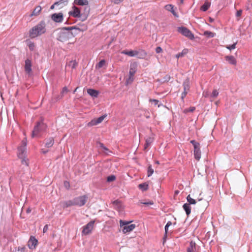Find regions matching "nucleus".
Listing matches in <instances>:
<instances>
[{
  "mask_svg": "<svg viewBox=\"0 0 252 252\" xmlns=\"http://www.w3.org/2000/svg\"><path fill=\"white\" fill-rule=\"evenodd\" d=\"M146 55V53L144 51H142L140 52H138V54L137 56L139 59H144Z\"/></svg>",
  "mask_w": 252,
  "mask_h": 252,
  "instance_id": "e433bc0d",
  "label": "nucleus"
},
{
  "mask_svg": "<svg viewBox=\"0 0 252 252\" xmlns=\"http://www.w3.org/2000/svg\"><path fill=\"white\" fill-rule=\"evenodd\" d=\"M73 4L75 5L87 6L89 5L88 0H74Z\"/></svg>",
  "mask_w": 252,
  "mask_h": 252,
  "instance_id": "dca6fc26",
  "label": "nucleus"
},
{
  "mask_svg": "<svg viewBox=\"0 0 252 252\" xmlns=\"http://www.w3.org/2000/svg\"><path fill=\"white\" fill-rule=\"evenodd\" d=\"M63 28H63L62 31L59 33L58 37V39L61 42L66 41L70 34V31H66L63 29Z\"/></svg>",
  "mask_w": 252,
  "mask_h": 252,
  "instance_id": "423d86ee",
  "label": "nucleus"
},
{
  "mask_svg": "<svg viewBox=\"0 0 252 252\" xmlns=\"http://www.w3.org/2000/svg\"><path fill=\"white\" fill-rule=\"evenodd\" d=\"M48 229V225L47 224H46L44 226V228L43 229V233L46 232L47 231Z\"/></svg>",
  "mask_w": 252,
  "mask_h": 252,
  "instance_id": "6e6d98bb",
  "label": "nucleus"
},
{
  "mask_svg": "<svg viewBox=\"0 0 252 252\" xmlns=\"http://www.w3.org/2000/svg\"><path fill=\"white\" fill-rule=\"evenodd\" d=\"M194 158L197 160H199L201 158V153L200 150V146L195 148L194 149Z\"/></svg>",
  "mask_w": 252,
  "mask_h": 252,
  "instance_id": "a211bd4d",
  "label": "nucleus"
},
{
  "mask_svg": "<svg viewBox=\"0 0 252 252\" xmlns=\"http://www.w3.org/2000/svg\"><path fill=\"white\" fill-rule=\"evenodd\" d=\"M21 159H22V161H21L22 163L23 164H25L27 166H28V159L27 158H26L25 157V156Z\"/></svg>",
  "mask_w": 252,
  "mask_h": 252,
  "instance_id": "c03bdc74",
  "label": "nucleus"
},
{
  "mask_svg": "<svg viewBox=\"0 0 252 252\" xmlns=\"http://www.w3.org/2000/svg\"><path fill=\"white\" fill-rule=\"evenodd\" d=\"M106 117V115H104L100 116V117L96 119H94L92 120L91 122L89 123V125L91 126L96 125L101 123Z\"/></svg>",
  "mask_w": 252,
  "mask_h": 252,
  "instance_id": "4468645a",
  "label": "nucleus"
},
{
  "mask_svg": "<svg viewBox=\"0 0 252 252\" xmlns=\"http://www.w3.org/2000/svg\"><path fill=\"white\" fill-rule=\"evenodd\" d=\"M56 2H59L58 6H60V7H62L63 6L66 5L68 2V0H60L59 1H57Z\"/></svg>",
  "mask_w": 252,
  "mask_h": 252,
  "instance_id": "f704fd0d",
  "label": "nucleus"
},
{
  "mask_svg": "<svg viewBox=\"0 0 252 252\" xmlns=\"http://www.w3.org/2000/svg\"><path fill=\"white\" fill-rule=\"evenodd\" d=\"M31 211H32V210H31V209L30 208H28L27 211H26L27 213H30L31 212Z\"/></svg>",
  "mask_w": 252,
  "mask_h": 252,
  "instance_id": "69168bd1",
  "label": "nucleus"
},
{
  "mask_svg": "<svg viewBox=\"0 0 252 252\" xmlns=\"http://www.w3.org/2000/svg\"><path fill=\"white\" fill-rule=\"evenodd\" d=\"M81 11L80 9L73 5L72 7L71 10L69 11L68 14L70 16L74 18H78L80 16Z\"/></svg>",
  "mask_w": 252,
  "mask_h": 252,
  "instance_id": "9b49d317",
  "label": "nucleus"
},
{
  "mask_svg": "<svg viewBox=\"0 0 252 252\" xmlns=\"http://www.w3.org/2000/svg\"><path fill=\"white\" fill-rule=\"evenodd\" d=\"M46 125L42 121L37 122L32 131V137H39L40 133L46 130Z\"/></svg>",
  "mask_w": 252,
  "mask_h": 252,
  "instance_id": "f03ea898",
  "label": "nucleus"
},
{
  "mask_svg": "<svg viewBox=\"0 0 252 252\" xmlns=\"http://www.w3.org/2000/svg\"><path fill=\"white\" fill-rule=\"evenodd\" d=\"M196 244L193 241H191L189 246L187 249V252H195L196 251Z\"/></svg>",
  "mask_w": 252,
  "mask_h": 252,
  "instance_id": "412c9836",
  "label": "nucleus"
},
{
  "mask_svg": "<svg viewBox=\"0 0 252 252\" xmlns=\"http://www.w3.org/2000/svg\"><path fill=\"white\" fill-rule=\"evenodd\" d=\"M122 54L124 55H126L127 56H129L130 57H135L138 55V52L137 51H133V50H130V51H126V50H123L122 51Z\"/></svg>",
  "mask_w": 252,
  "mask_h": 252,
  "instance_id": "f3484780",
  "label": "nucleus"
},
{
  "mask_svg": "<svg viewBox=\"0 0 252 252\" xmlns=\"http://www.w3.org/2000/svg\"><path fill=\"white\" fill-rule=\"evenodd\" d=\"M178 31L179 32L187 37L189 39L192 40L194 38V35L192 33V32L186 27H179L178 29Z\"/></svg>",
  "mask_w": 252,
  "mask_h": 252,
  "instance_id": "39448f33",
  "label": "nucleus"
},
{
  "mask_svg": "<svg viewBox=\"0 0 252 252\" xmlns=\"http://www.w3.org/2000/svg\"><path fill=\"white\" fill-rule=\"evenodd\" d=\"M64 187L67 189H68L70 187V184L68 182L65 181L63 183Z\"/></svg>",
  "mask_w": 252,
  "mask_h": 252,
  "instance_id": "8fccbe9b",
  "label": "nucleus"
},
{
  "mask_svg": "<svg viewBox=\"0 0 252 252\" xmlns=\"http://www.w3.org/2000/svg\"><path fill=\"white\" fill-rule=\"evenodd\" d=\"M203 95L205 97H208L209 96V93L207 92H204Z\"/></svg>",
  "mask_w": 252,
  "mask_h": 252,
  "instance_id": "052dcab7",
  "label": "nucleus"
},
{
  "mask_svg": "<svg viewBox=\"0 0 252 252\" xmlns=\"http://www.w3.org/2000/svg\"><path fill=\"white\" fill-rule=\"evenodd\" d=\"M26 248L25 247H22V248H19L18 251H21V252H25Z\"/></svg>",
  "mask_w": 252,
  "mask_h": 252,
  "instance_id": "680f3d73",
  "label": "nucleus"
},
{
  "mask_svg": "<svg viewBox=\"0 0 252 252\" xmlns=\"http://www.w3.org/2000/svg\"><path fill=\"white\" fill-rule=\"evenodd\" d=\"M68 92V90L66 87L63 88V90L62 91V94H63L65 93H67Z\"/></svg>",
  "mask_w": 252,
  "mask_h": 252,
  "instance_id": "13d9d810",
  "label": "nucleus"
},
{
  "mask_svg": "<svg viewBox=\"0 0 252 252\" xmlns=\"http://www.w3.org/2000/svg\"><path fill=\"white\" fill-rule=\"evenodd\" d=\"M184 90L188 91L189 90V79H186L183 83Z\"/></svg>",
  "mask_w": 252,
  "mask_h": 252,
  "instance_id": "c85d7f7f",
  "label": "nucleus"
},
{
  "mask_svg": "<svg viewBox=\"0 0 252 252\" xmlns=\"http://www.w3.org/2000/svg\"><path fill=\"white\" fill-rule=\"evenodd\" d=\"M168 227H169L168 226H167V225H165V234L163 237L164 241H165L166 238L167 237V232H168Z\"/></svg>",
  "mask_w": 252,
  "mask_h": 252,
  "instance_id": "a18cd8bd",
  "label": "nucleus"
},
{
  "mask_svg": "<svg viewBox=\"0 0 252 252\" xmlns=\"http://www.w3.org/2000/svg\"><path fill=\"white\" fill-rule=\"evenodd\" d=\"M41 9H42V8H41V7L40 6H36L34 9V10H33V12H32V13L31 14V16L38 15L40 13Z\"/></svg>",
  "mask_w": 252,
  "mask_h": 252,
  "instance_id": "393cba45",
  "label": "nucleus"
},
{
  "mask_svg": "<svg viewBox=\"0 0 252 252\" xmlns=\"http://www.w3.org/2000/svg\"><path fill=\"white\" fill-rule=\"evenodd\" d=\"M123 0H113V1L115 4H118L120 3L121 2H122Z\"/></svg>",
  "mask_w": 252,
  "mask_h": 252,
  "instance_id": "4d7b16f0",
  "label": "nucleus"
},
{
  "mask_svg": "<svg viewBox=\"0 0 252 252\" xmlns=\"http://www.w3.org/2000/svg\"><path fill=\"white\" fill-rule=\"evenodd\" d=\"M136 72V66L134 64H131L129 71V77L126 79L127 84H130L133 81V76Z\"/></svg>",
  "mask_w": 252,
  "mask_h": 252,
  "instance_id": "1a4fd4ad",
  "label": "nucleus"
},
{
  "mask_svg": "<svg viewBox=\"0 0 252 252\" xmlns=\"http://www.w3.org/2000/svg\"><path fill=\"white\" fill-rule=\"evenodd\" d=\"M150 101L151 102H153L154 103V105H158V107H159L160 105L161 104H158V102L159 101L157 99H150Z\"/></svg>",
  "mask_w": 252,
  "mask_h": 252,
  "instance_id": "de8ad7c7",
  "label": "nucleus"
},
{
  "mask_svg": "<svg viewBox=\"0 0 252 252\" xmlns=\"http://www.w3.org/2000/svg\"><path fill=\"white\" fill-rule=\"evenodd\" d=\"M88 27L86 25L83 24L80 26H72L68 27H64L63 29L66 31H71L72 30H75L78 31V32H84L87 30Z\"/></svg>",
  "mask_w": 252,
  "mask_h": 252,
  "instance_id": "9d476101",
  "label": "nucleus"
},
{
  "mask_svg": "<svg viewBox=\"0 0 252 252\" xmlns=\"http://www.w3.org/2000/svg\"><path fill=\"white\" fill-rule=\"evenodd\" d=\"M219 95V92L217 90H214L210 96L215 98Z\"/></svg>",
  "mask_w": 252,
  "mask_h": 252,
  "instance_id": "a19ab883",
  "label": "nucleus"
},
{
  "mask_svg": "<svg viewBox=\"0 0 252 252\" xmlns=\"http://www.w3.org/2000/svg\"><path fill=\"white\" fill-rule=\"evenodd\" d=\"M25 70L28 74H30L32 72V62L29 59H27L25 61Z\"/></svg>",
  "mask_w": 252,
  "mask_h": 252,
  "instance_id": "2eb2a0df",
  "label": "nucleus"
},
{
  "mask_svg": "<svg viewBox=\"0 0 252 252\" xmlns=\"http://www.w3.org/2000/svg\"><path fill=\"white\" fill-rule=\"evenodd\" d=\"M51 19L56 23H61L63 20V14L61 12L54 13L51 16Z\"/></svg>",
  "mask_w": 252,
  "mask_h": 252,
  "instance_id": "f8f14e48",
  "label": "nucleus"
},
{
  "mask_svg": "<svg viewBox=\"0 0 252 252\" xmlns=\"http://www.w3.org/2000/svg\"><path fill=\"white\" fill-rule=\"evenodd\" d=\"M195 109V108L194 107H190L189 109H187L185 110V112H193Z\"/></svg>",
  "mask_w": 252,
  "mask_h": 252,
  "instance_id": "09e8293b",
  "label": "nucleus"
},
{
  "mask_svg": "<svg viewBox=\"0 0 252 252\" xmlns=\"http://www.w3.org/2000/svg\"><path fill=\"white\" fill-rule=\"evenodd\" d=\"M48 152L47 150H42V153L43 154H46Z\"/></svg>",
  "mask_w": 252,
  "mask_h": 252,
  "instance_id": "774afa93",
  "label": "nucleus"
},
{
  "mask_svg": "<svg viewBox=\"0 0 252 252\" xmlns=\"http://www.w3.org/2000/svg\"><path fill=\"white\" fill-rule=\"evenodd\" d=\"M139 188L143 191H145L148 189V185L146 183L140 184L138 186Z\"/></svg>",
  "mask_w": 252,
  "mask_h": 252,
  "instance_id": "72a5a7b5",
  "label": "nucleus"
},
{
  "mask_svg": "<svg viewBox=\"0 0 252 252\" xmlns=\"http://www.w3.org/2000/svg\"><path fill=\"white\" fill-rule=\"evenodd\" d=\"M115 179H116L115 176L113 175H110V176H108L107 178V181L108 182H113V181H115Z\"/></svg>",
  "mask_w": 252,
  "mask_h": 252,
  "instance_id": "ea45409f",
  "label": "nucleus"
},
{
  "mask_svg": "<svg viewBox=\"0 0 252 252\" xmlns=\"http://www.w3.org/2000/svg\"><path fill=\"white\" fill-rule=\"evenodd\" d=\"M105 61L104 60H102L96 65V67L98 68H101L105 64Z\"/></svg>",
  "mask_w": 252,
  "mask_h": 252,
  "instance_id": "58836bf2",
  "label": "nucleus"
},
{
  "mask_svg": "<svg viewBox=\"0 0 252 252\" xmlns=\"http://www.w3.org/2000/svg\"><path fill=\"white\" fill-rule=\"evenodd\" d=\"M166 225H167V226H168L169 227L170 226H171L172 225V222L170 221H168Z\"/></svg>",
  "mask_w": 252,
  "mask_h": 252,
  "instance_id": "0e129e2a",
  "label": "nucleus"
},
{
  "mask_svg": "<svg viewBox=\"0 0 252 252\" xmlns=\"http://www.w3.org/2000/svg\"><path fill=\"white\" fill-rule=\"evenodd\" d=\"M46 32V24L44 21H41L29 31V37L34 38L45 33Z\"/></svg>",
  "mask_w": 252,
  "mask_h": 252,
  "instance_id": "f257e3e1",
  "label": "nucleus"
},
{
  "mask_svg": "<svg viewBox=\"0 0 252 252\" xmlns=\"http://www.w3.org/2000/svg\"><path fill=\"white\" fill-rule=\"evenodd\" d=\"M59 4V2H55L52 5H51L50 8L51 9H53L54 8L55 6H58V4Z\"/></svg>",
  "mask_w": 252,
  "mask_h": 252,
  "instance_id": "bf43d9fd",
  "label": "nucleus"
},
{
  "mask_svg": "<svg viewBox=\"0 0 252 252\" xmlns=\"http://www.w3.org/2000/svg\"><path fill=\"white\" fill-rule=\"evenodd\" d=\"M88 196L84 195L74 198L73 200L74 205L81 207L85 204L87 199Z\"/></svg>",
  "mask_w": 252,
  "mask_h": 252,
  "instance_id": "20e7f679",
  "label": "nucleus"
},
{
  "mask_svg": "<svg viewBox=\"0 0 252 252\" xmlns=\"http://www.w3.org/2000/svg\"><path fill=\"white\" fill-rule=\"evenodd\" d=\"M162 49L160 47H157L156 48V52L157 53H160L162 52Z\"/></svg>",
  "mask_w": 252,
  "mask_h": 252,
  "instance_id": "603ef678",
  "label": "nucleus"
},
{
  "mask_svg": "<svg viewBox=\"0 0 252 252\" xmlns=\"http://www.w3.org/2000/svg\"><path fill=\"white\" fill-rule=\"evenodd\" d=\"M98 146H99L100 147L102 148L104 150L108 151V149L106 147H105L104 146L103 144H102V143L98 142Z\"/></svg>",
  "mask_w": 252,
  "mask_h": 252,
  "instance_id": "3c124183",
  "label": "nucleus"
},
{
  "mask_svg": "<svg viewBox=\"0 0 252 252\" xmlns=\"http://www.w3.org/2000/svg\"><path fill=\"white\" fill-rule=\"evenodd\" d=\"M28 47H29V49L32 51L34 50V48H35V45L34 44L33 42H30L29 44H28Z\"/></svg>",
  "mask_w": 252,
  "mask_h": 252,
  "instance_id": "79ce46f5",
  "label": "nucleus"
},
{
  "mask_svg": "<svg viewBox=\"0 0 252 252\" xmlns=\"http://www.w3.org/2000/svg\"><path fill=\"white\" fill-rule=\"evenodd\" d=\"M120 225L121 227H122V231L124 233H126L132 231L135 227V225L131 224L129 225V223L126 221L120 220Z\"/></svg>",
  "mask_w": 252,
  "mask_h": 252,
  "instance_id": "7ed1b4c3",
  "label": "nucleus"
},
{
  "mask_svg": "<svg viewBox=\"0 0 252 252\" xmlns=\"http://www.w3.org/2000/svg\"><path fill=\"white\" fill-rule=\"evenodd\" d=\"M183 207L184 210L185 211L187 216H189L191 212V208L190 205L188 203H185L183 205Z\"/></svg>",
  "mask_w": 252,
  "mask_h": 252,
  "instance_id": "a878e982",
  "label": "nucleus"
},
{
  "mask_svg": "<svg viewBox=\"0 0 252 252\" xmlns=\"http://www.w3.org/2000/svg\"><path fill=\"white\" fill-rule=\"evenodd\" d=\"M37 240L33 236H31L28 241V246L30 249H34L35 248L37 244Z\"/></svg>",
  "mask_w": 252,
  "mask_h": 252,
  "instance_id": "ddd939ff",
  "label": "nucleus"
},
{
  "mask_svg": "<svg viewBox=\"0 0 252 252\" xmlns=\"http://www.w3.org/2000/svg\"><path fill=\"white\" fill-rule=\"evenodd\" d=\"M143 204L147 205H152V204H153V202L152 201L145 202H144Z\"/></svg>",
  "mask_w": 252,
  "mask_h": 252,
  "instance_id": "e2e57ef3",
  "label": "nucleus"
},
{
  "mask_svg": "<svg viewBox=\"0 0 252 252\" xmlns=\"http://www.w3.org/2000/svg\"><path fill=\"white\" fill-rule=\"evenodd\" d=\"M188 51H189L188 49L185 48V49H183L181 53H179L178 54H177L176 55V57L177 58L183 57L188 53Z\"/></svg>",
  "mask_w": 252,
  "mask_h": 252,
  "instance_id": "cd10ccee",
  "label": "nucleus"
},
{
  "mask_svg": "<svg viewBox=\"0 0 252 252\" xmlns=\"http://www.w3.org/2000/svg\"><path fill=\"white\" fill-rule=\"evenodd\" d=\"M146 142L144 145V150H146L150 145L153 142L154 138L152 137H149L146 139Z\"/></svg>",
  "mask_w": 252,
  "mask_h": 252,
  "instance_id": "b1692460",
  "label": "nucleus"
},
{
  "mask_svg": "<svg viewBox=\"0 0 252 252\" xmlns=\"http://www.w3.org/2000/svg\"><path fill=\"white\" fill-rule=\"evenodd\" d=\"M188 91H185L184 90V92L182 93V96H181V98L182 99H183L186 96V95H187V94L188 93Z\"/></svg>",
  "mask_w": 252,
  "mask_h": 252,
  "instance_id": "864d4df0",
  "label": "nucleus"
},
{
  "mask_svg": "<svg viewBox=\"0 0 252 252\" xmlns=\"http://www.w3.org/2000/svg\"><path fill=\"white\" fill-rule=\"evenodd\" d=\"M67 65L71 67L72 69H74L77 65V63L75 60L71 61L67 63Z\"/></svg>",
  "mask_w": 252,
  "mask_h": 252,
  "instance_id": "7c9ffc66",
  "label": "nucleus"
},
{
  "mask_svg": "<svg viewBox=\"0 0 252 252\" xmlns=\"http://www.w3.org/2000/svg\"><path fill=\"white\" fill-rule=\"evenodd\" d=\"M120 203V202L118 200H115L113 202V203L114 204L117 205Z\"/></svg>",
  "mask_w": 252,
  "mask_h": 252,
  "instance_id": "338daca9",
  "label": "nucleus"
},
{
  "mask_svg": "<svg viewBox=\"0 0 252 252\" xmlns=\"http://www.w3.org/2000/svg\"><path fill=\"white\" fill-rule=\"evenodd\" d=\"M73 205H74L73 200L66 201V202H64L63 204V207L64 208H66V207H69L71 206H73Z\"/></svg>",
  "mask_w": 252,
  "mask_h": 252,
  "instance_id": "473e14b6",
  "label": "nucleus"
},
{
  "mask_svg": "<svg viewBox=\"0 0 252 252\" xmlns=\"http://www.w3.org/2000/svg\"><path fill=\"white\" fill-rule=\"evenodd\" d=\"M154 172V170L153 169L152 165H150L148 168V171H147L148 176V177L151 176L153 174Z\"/></svg>",
  "mask_w": 252,
  "mask_h": 252,
  "instance_id": "4c0bfd02",
  "label": "nucleus"
},
{
  "mask_svg": "<svg viewBox=\"0 0 252 252\" xmlns=\"http://www.w3.org/2000/svg\"><path fill=\"white\" fill-rule=\"evenodd\" d=\"M187 199L188 202H189V203H188V204H189V205L190 204H195L196 203V200L195 199H193L192 198H191L189 194V195H188V196L187 197Z\"/></svg>",
  "mask_w": 252,
  "mask_h": 252,
  "instance_id": "2f4dec72",
  "label": "nucleus"
},
{
  "mask_svg": "<svg viewBox=\"0 0 252 252\" xmlns=\"http://www.w3.org/2000/svg\"><path fill=\"white\" fill-rule=\"evenodd\" d=\"M27 139L25 138L22 142V145L18 148V156L20 158H22L26 152Z\"/></svg>",
  "mask_w": 252,
  "mask_h": 252,
  "instance_id": "0eeeda50",
  "label": "nucleus"
},
{
  "mask_svg": "<svg viewBox=\"0 0 252 252\" xmlns=\"http://www.w3.org/2000/svg\"><path fill=\"white\" fill-rule=\"evenodd\" d=\"M236 44H237L236 43H233V44H232L231 45L227 46L226 47V48L227 49H228L229 50H230L234 49L236 48Z\"/></svg>",
  "mask_w": 252,
  "mask_h": 252,
  "instance_id": "49530a36",
  "label": "nucleus"
},
{
  "mask_svg": "<svg viewBox=\"0 0 252 252\" xmlns=\"http://www.w3.org/2000/svg\"><path fill=\"white\" fill-rule=\"evenodd\" d=\"M211 4L208 1H205V3L201 6L200 9L203 11H207L210 7Z\"/></svg>",
  "mask_w": 252,
  "mask_h": 252,
  "instance_id": "bb28decb",
  "label": "nucleus"
},
{
  "mask_svg": "<svg viewBox=\"0 0 252 252\" xmlns=\"http://www.w3.org/2000/svg\"><path fill=\"white\" fill-rule=\"evenodd\" d=\"M87 8L88 9V11L83 13H80V16L78 17L79 18V20L81 21H85L88 17L89 13V8L88 7H86L85 10H86Z\"/></svg>",
  "mask_w": 252,
  "mask_h": 252,
  "instance_id": "aec40b11",
  "label": "nucleus"
},
{
  "mask_svg": "<svg viewBox=\"0 0 252 252\" xmlns=\"http://www.w3.org/2000/svg\"><path fill=\"white\" fill-rule=\"evenodd\" d=\"M165 7L166 10L171 11L173 14V15L176 16V14L175 13V11H174V10L173 9V7L172 5H171V4H167L165 6Z\"/></svg>",
  "mask_w": 252,
  "mask_h": 252,
  "instance_id": "c9c22d12",
  "label": "nucleus"
},
{
  "mask_svg": "<svg viewBox=\"0 0 252 252\" xmlns=\"http://www.w3.org/2000/svg\"><path fill=\"white\" fill-rule=\"evenodd\" d=\"M54 143V139L53 137H49L46 139L45 147L47 148L51 147Z\"/></svg>",
  "mask_w": 252,
  "mask_h": 252,
  "instance_id": "5701e85b",
  "label": "nucleus"
},
{
  "mask_svg": "<svg viewBox=\"0 0 252 252\" xmlns=\"http://www.w3.org/2000/svg\"><path fill=\"white\" fill-rule=\"evenodd\" d=\"M190 143L193 146L194 149L200 146V144L194 140H191Z\"/></svg>",
  "mask_w": 252,
  "mask_h": 252,
  "instance_id": "37998d69",
  "label": "nucleus"
},
{
  "mask_svg": "<svg viewBox=\"0 0 252 252\" xmlns=\"http://www.w3.org/2000/svg\"><path fill=\"white\" fill-rule=\"evenodd\" d=\"M242 13V10H238L236 12V16L237 17H240Z\"/></svg>",
  "mask_w": 252,
  "mask_h": 252,
  "instance_id": "5fc2aeb1",
  "label": "nucleus"
},
{
  "mask_svg": "<svg viewBox=\"0 0 252 252\" xmlns=\"http://www.w3.org/2000/svg\"><path fill=\"white\" fill-rule=\"evenodd\" d=\"M88 94L93 97H97L99 94V92L93 89H87Z\"/></svg>",
  "mask_w": 252,
  "mask_h": 252,
  "instance_id": "6ab92c4d",
  "label": "nucleus"
},
{
  "mask_svg": "<svg viewBox=\"0 0 252 252\" xmlns=\"http://www.w3.org/2000/svg\"><path fill=\"white\" fill-rule=\"evenodd\" d=\"M94 221H91L86 225L84 226L82 231V234L84 235H87L91 233L94 227Z\"/></svg>",
  "mask_w": 252,
  "mask_h": 252,
  "instance_id": "6e6552de",
  "label": "nucleus"
},
{
  "mask_svg": "<svg viewBox=\"0 0 252 252\" xmlns=\"http://www.w3.org/2000/svg\"><path fill=\"white\" fill-rule=\"evenodd\" d=\"M226 61L229 62L231 64L236 65V60L233 56H227L225 57Z\"/></svg>",
  "mask_w": 252,
  "mask_h": 252,
  "instance_id": "4be33fe9",
  "label": "nucleus"
},
{
  "mask_svg": "<svg viewBox=\"0 0 252 252\" xmlns=\"http://www.w3.org/2000/svg\"><path fill=\"white\" fill-rule=\"evenodd\" d=\"M203 34L208 38H211L214 37L216 34L212 32L206 31L204 32Z\"/></svg>",
  "mask_w": 252,
  "mask_h": 252,
  "instance_id": "c756f323",
  "label": "nucleus"
}]
</instances>
